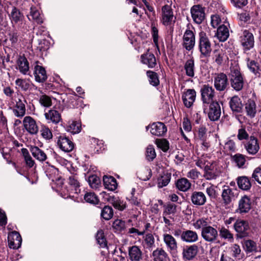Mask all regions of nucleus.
Masks as SVG:
<instances>
[{
  "instance_id": "obj_47",
  "label": "nucleus",
  "mask_w": 261,
  "mask_h": 261,
  "mask_svg": "<svg viewBox=\"0 0 261 261\" xmlns=\"http://www.w3.org/2000/svg\"><path fill=\"white\" fill-rule=\"evenodd\" d=\"M10 16L12 21L15 23L21 21L23 17L19 10L15 7L12 8Z\"/></svg>"
},
{
  "instance_id": "obj_19",
  "label": "nucleus",
  "mask_w": 261,
  "mask_h": 261,
  "mask_svg": "<svg viewBox=\"0 0 261 261\" xmlns=\"http://www.w3.org/2000/svg\"><path fill=\"white\" fill-rule=\"evenodd\" d=\"M245 149L250 154H255L259 149L258 140L254 136H251L250 139L245 145Z\"/></svg>"
},
{
  "instance_id": "obj_16",
  "label": "nucleus",
  "mask_w": 261,
  "mask_h": 261,
  "mask_svg": "<svg viewBox=\"0 0 261 261\" xmlns=\"http://www.w3.org/2000/svg\"><path fill=\"white\" fill-rule=\"evenodd\" d=\"M24 127L31 135H36L38 132V127L36 121L30 116H26L23 120Z\"/></svg>"
},
{
  "instance_id": "obj_52",
  "label": "nucleus",
  "mask_w": 261,
  "mask_h": 261,
  "mask_svg": "<svg viewBox=\"0 0 261 261\" xmlns=\"http://www.w3.org/2000/svg\"><path fill=\"white\" fill-rule=\"evenodd\" d=\"M81 125L76 121H71L69 122L67 130L72 134L79 133L81 130Z\"/></svg>"
},
{
  "instance_id": "obj_2",
  "label": "nucleus",
  "mask_w": 261,
  "mask_h": 261,
  "mask_svg": "<svg viewBox=\"0 0 261 261\" xmlns=\"http://www.w3.org/2000/svg\"><path fill=\"white\" fill-rule=\"evenodd\" d=\"M240 42L244 52L246 53L250 50L254 45V38L253 34L247 30L243 31L240 36Z\"/></svg>"
},
{
  "instance_id": "obj_23",
  "label": "nucleus",
  "mask_w": 261,
  "mask_h": 261,
  "mask_svg": "<svg viewBox=\"0 0 261 261\" xmlns=\"http://www.w3.org/2000/svg\"><path fill=\"white\" fill-rule=\"evenodd\" d=\"M247 66L255 78L261 77V68L258 62L248 58L247 60Z\"/></svg>"
},
{
  "instance_id": "obj_34",
  "label": "nucleus",
  "mask_w": 261,
  "mask_h": 261,
  "mask_svg": "<svg viewBox=\"0 0 261 261\" xmlns=\"http://www.w3.org/2000/svg\"><path fill=\"white\" fill-rule=\"evenodd\" d=\"M245 110L247 115L251 118H253L256 113V106L253 99H249L245 103Z\"/></svg>"
},
{
  "instance_id": "obj_9",
  "label": "nucleus",
  "mask_w": 261,
  "mask_h": 261,
  "mask_svg": "<svg viewBox=\"0 0 261 261\" xmlns=\"http://www.w3.org/2000/svg\"><path fill=\"white\" fill-rule=\"evenodd\" d=\"M183 36L182 45L187 50L193 49L195 44V36L193 32L190 30L189 25Z\"/></svg>"
},
{
  "instance_id": "obj_46",
  "label": "nucleus",
  "mask_w": 261,
  "mask_h": 261,
  "mask_svg": "<svg viewBox=\"0 0 261 261\" xmlns=\"http://www.w3.org/2000/svg\"><path fill=\"white\" fill-rule=\"evenodd\" d=\"M219 235L221 238L227 240L228 241L232 242L233 240V234L224 226L219 228Z\"/></svg>"
},
{
  "instance_id": "obj_35",
  "label": "nucleus",
  "mask_w": 261,
  "mask_h": 261,
  "mask_svg": "<svg viewBox=\"0 0 261 261\" xmlns=\"http://www.w3.org/2000/svg\"><path fill=\"white\" fill-rule=\"evenodd\" d=\"M103 185L105 188L110 191L116 189L117 184L116 179L112 176L105 175L103 177Z\"/></svg>"
},
{
  "instance_id": "obj_22",
  "label": "nucleus",
  "mask_w": 261,
  "mask_h": 261,
  "mask_svg": "<svg viewBox=\"0 0 261 261\" xmlns=\"http://www.w3.org/2000/svg\"><path fill=\"white\" fill-rule=\"evenodd\" d=\"M199 239L197 233L193 230H186L183 231L181 240L188 243H194L196 242Z\"/></svg>"
},
{
  "instance_id": "obj_29",
  "label": "nucleus",
  "mask_w": 261,
  "mask_h": 261,
  "mask_svg": "<svg viewBox=\"0 0 261 261\" xmlns=\"http://www.w3.org/2000/svg\"><path fill=\"white\" fill-rule=\"evenodd\" d=\"M34 75L37 82L43 83L47 79L46 71L43 67L36 65L35 67Z\"/></svg>"
},
{
  "instance_id": "obj_31",
  "label": "nucleus",
  "mask_w": 261,
  "mask_h": 261,
  "mask_svg": "<svg viewBox=\"0 0 261 261\" xmlns=\"http://www.w3.org/2000/svg\"><path fill=\"white\" fill-rule=\"evenodd\" d=\"M128 255L132 261H139L142 258V252L137 246H133L128 249Z\"/></svg>"
},
{
  "instance_id": "obj_28",
  "label": "nucleus",
  "mask_w": 261,
  "mask_h": 261,
  "mask_svg": "<svg viewBox=\"0 0 261 261\" xmlns=\"http://www.w3.org/2000/svg\"><path fill=\"white\" fill-rule=\"evenodd\" d=\"M226 59H228L226 53L222 49H215L213 53V59L218 66H221Z\"/></svg>"
},
{
  "instance_id": "obj_54",
  "label": "nucleus",
  "mask_w": 261,
  "mask_h": 261,
  "mask_svg": "<svg viewBox=\"0 0 261 261\" xmlns=\"http://www.w3.org/2000/svg\"><path fill=\"white\" fill-rule=\"evenodd\" d=\"M155 144L157 146L161 148L163 151H167L169 148L168 141L165 139H157L155 140Z\"/></svg>"
},
{
  "instance_id": "obj_11",
  "label": "nucleus",
  "mask_w": 261,
  "mask_h": 261,
  "mask_svg": "<svg viewBox=\"0 0 261 261\" xmlns=\"http://www.w3.org/2000/svg\"><path fill=\"white\" fill-rule=\"evenodd\" d=\"M201 98L203 103H211L215 96V91L212 86L208 85H204L200 90Z\"/></svg>"
},
{
  "instance_id": "obj_4",
  "label": "nucleus",
  "mask_w": 261,
  "mask_h": 261,
  "mask_svg": "<svg viewBox=\"0 0 261 261\" xmlns=\"http://www.w3.org/2000/svg\"><path fill=\"white\" fill-rule=\"evenodd\" d=\"M199 48L203 57L208 56L212 51L211 43L208 37L203 32L199 33Z\"/></svg>"
},
{
  "instance_id": "obj_43",
  "label": "nucleus",
  "mask_w": 261,
  "mask_h": 261,
  "mask_svg": "<svg viewBox=\"0 0 261 261\" xmlns=\"http://www.w3.org/2000/svg\"><path fill=\"white\" fill-rule=\"evenodd\" d=\"M176 186L180 191L185 192L190 188L191 184L187 178H181L177 180Z\"/></svg>"
},
{
  "instance_id": "obj_61",
  "label": "nucleus",
  "mask_w": 261,
  "mask_h": 261,
  "mask_svg": "<svg viewBox=\"0 0 261 261\" xmlns=\"http://www.w3.org/2000/svg\"><path fill=\"white\" fill-rule=\"evenodd\" d=\"M233 159L239 167H242L246 162L244 156L241 154H235Z\"/></svg>"
},
{
  "instance_id": "obj_53",
  "label": "nucleus",
  "mask_w": 261,
  "mask_h": 261,
  "mask_svg": "<svg viewBox=\"0 0 261 261\" xmlns=\"http://www.w3.org/2000/svg\"><path fill=\"white\" fill-rule=\"evenodd\" d=\"M96 239L98 244L101 247H105L107 246V241L105 237L103 231L102 230H98L96 236Z\"/></svg>"
},
{
  "instance_id": "obj_48",
  "label": "nucleus",
  "mask_w": 261,
  "mask_h": 261,
  "mask_svg": "<svg viewBox=\"0 0 261 261\" xmlns=\"http://www.w3.org/2000/svg\"><path fill=\"white\" fill-rule=\"evenodd\" d=\"M146 74L148 77L149 83L153 86H156L159 85L160 81L158 74L156 72L152 71H147Z\"/></svg>"
},
{
  "instance_id": "obj_17",
  "label": "nucleus",
  "mask_w": 261,
  "mask_h": 261,
  "mask_svg": "<svg viewBox=\"0 0 261 261\" xmlns=\"http://www.w3.org/2000/svg\"><path fill=\"white\" fill-rule=\"evenodd\" d=\"M57 144L59 148L64 152H70L74 148L73 143L65 136H61L58 138Z\"/></svg>"
},
{
  "instance_id": "obj_62",
  "label": "nucleus",
  "mask_w": 261,
  "mask_h": 261,
  "mask_svg": "<svg viewBox=\"0 0 261 261\" xmlns=\"http://www.w3.org/2000/svg\"><path fill=\"white\" fill-rule=\"evenodd\" d=\"M151 34L153 38V42L155 44H157L158 42L159 35H158V29L155 27L154 22L151 23Z\"/></svg>"
},
{
  "instance_id": "obj_63",
  "label": "nucleus",
  "mask_w": 261,
  "mask_h": 261,
  "mask_svg": "<svg viewBox=\"0 0 261 261\" xmlns=\"http://www.w3.org/2000/svg\"><path fill=\"white\" fill-rule=\"evenodd\" d=\"M252 177L259 184L261 185V168L257 167L255 169L252 173Z\"/></svg>"
},
{
  "instance_id": "obj_13",
  "label": "nucleus",
  "mask_w": 261,
  "mask_h": 261,
  "mask_svg": "<svg viewBox=\"0 0 261 261\" xmlns=\"http://www.w3.org/2000/svg\"><path fill=\"white\" fill-rule=\"evenodd\" d=\"M8 245L10 248L17 249L21 244L22 239L20 234L17 231H12L8 234Z\"/></svg>"
},
{
  "instance_id": "obj_1",
  "label": "nucleus",
  "mask_w": 261,
  "mask_h": 261,
  "mask_svg": "<svg viewBox=\"0 0 261 261\" xmlns=\"http://www.w3.org/2000/svg\"><path fill=\"white\" fill-rule=\"evenodd\" d=\"M233 229L236 232L237 239H244L249 236L250 227L247 220L237 219L233 224Z\"/></svg>"
},
{
  "instance_id": "obj_12",
  "label": "nucleus",
  "mask_w": 261,
  "mask_h": 261,
  "mask_svg": "<svg viewBox=\"0 0 261 261\" xmlns=\"http://www.w3.org/2000/svg\"><path fill=\"white\" fill-rule=\"evenodd\" d=\"M237 194V190L232 189L228 186H224L221 194L223 203L225 205L229 204L232 200L235 199Z\"/></svg>"
},
{
  "instance_id": "obj_3",
  "label": "nucleus",
  "mask_w": 261,
  "mask_h": 261,
  "mask_svg": "<svg viewBox=\"0 0 261 261\" xmlns=\"http://www.w3.org/2000/svg\"><path fill=\"white\" fill-rule=\"evenodd\" d=\"M230 83L231 87L235 90L239 91L242 89L244 81L242 74L238 68L231 69Z\"/></svg>"
},
{
  "instance_id": "obj_38",
  "label": "nucleus",
  "mask_w": 261,
  "mask_h": 261,
  "mask_svg": "<svg viewBox=\"0 0 261 261\" xmlns=\"http://www.w3.org/2000/svg\"><path fill=\"white\" fill-rule=\"evenodd\" d=\"M216 35L220 41H226L229 35L228 29L225 25L219 26L217 29Z\"/></svg>"
},
{
  "instance_id": "obj_51",
  "label": "nucleus",
  "mask_w": 261,
  "mask_h": 261,
  "mask_svg": "<svg viewBox=\"0 0 261 261\" xmlns=\"http://www.w3.org/2000/svg\"><path fill=\"white\" fill-rule=\"evenodd\" d=\"M176 205L172 203H168L164 205V210L163 212V216L170 215L174 214L176 212Z\"/></svg>"
},
{
  "instance_id": "obj_58",
  "label": "nucleus",
  "mask_w": 261,
  "mask_h": 261,
  "mask_svg": "<svg viewBox=\"0 0 261 261\" xmlns=\"http://www.w3.org/2000/svg\"><path fill=\"white\" fill-rule=\"evenodd\" d=\"M39 102L45 107H49L52 105L50 97L46 95H42L40 97Z\"/></svg>"
},
{
  "instance_id": "obj_36",
  "label": "nucleus",
  "mask_w": 261,
  "mask_h": 261,
  "mask_svg": "<svg viewBox=\"0 0 261 261\" xmlns=\"http://www.w3.org/2000/svg\"><path fill=\"white\" fill-rule=\"evenodd\" d=\"M237 184L240 189L248 191L251 187V183L248 177L245 176H240L237 178Z\"/></svg>"
},
{
  "instance_id": "obj_6",
  "label": "nucleus",
  "mask_w": 261,
  "mask_h": 261,
  "mask_svg": "<svg viewBox=\"0 0 261 261\" xmlns=\"http://www.w3.org/2000/svg\"><path fill=\"white\" fill-rule=\"evenodd\" d=\"M199 248L197 245H186L182 249V259L185 261L192 260L197 256Z\"/></svg>"
},
{
  "instance_id": "obj_24",
  "label": "nucleus",
  "mask_w": 261,
  "mask_h": 261,
  "mask_svg": "<svg viewBox=\"0 0 261 261\" xmlns=\"http://www.w3.org/2000/svg\"><path fill=\"white\" fill-rule=\"evenodd\" d=\"M191 199L193 204L198 206L204 205L206 201V197L202 192H193L191 195Z\"/></svg>"
},
{
  "instance_id": "obj_64",
  "label": "nucleus",
  "mask_w": 261,
  "mask_h": 261,
  "mask_svg": "<svg viewBox=\"0 0 261 261\" xmlns=\"http://www.w3.org/2000/svg\"><path fill=\"white\" fill-rule=\"evenodd\" d=\"M144 241L147 247L151 248L154 245V239L151 233H148L146 235Z\"/></svg>"
},
{
  "instance_id": "obj_5",
  "label": "nucleus",
  "mask_w": 261,
  "mask_h": 261,
  "mask_svg": "<svg viewBox=\"0 0 261 261\" xmlns=\"http://www.w3.org/2000/svg\"><path fill=\"white\" fill-rule=\"evenodd\" d=\"M190 12L194 22L197 24H201L205 19V8L200 5L192 6Z\"/></svg>"
},
{
  "instance_id": "obj_7",
  "label": "nucleus",
  "mask_w": 261,
  "mask_h": 261,
  "mask_svg": "<svg viewBox=\"0 0 261 261\" xmlns=\"http://www.w3.org/2000/svg\"><path fill=\"white\" fill-rule=\"evenodd\" d=\"M201 237L205 241L214 243L218 238V232L216 228L208 225L201 229Z\"/></svg>"
},
{
  "instance_id": "obj_44",
  "label": "nucleus",
  "mask_w": 261,
  "mask_h": 261,
  "mask_svg": "<svg viewBox=\"0 0 261 261\" xmlns=\"http://www.w3.org/2000/svg\"><path fill=\"white\" fill-rule=\"evenodd\" d=\"M28 17L30 20H34L38 24L43 22L39 12L35 8H31L30 15H28Z\"/></svg>"
},
{
  "instance_id": "obj_42",
  "label": "nucleus",
  "mask_w": 261,
  "mask_h": 261,
  "mask_svg": "<svg viewBox=\"0 0 261 261\" xmlns=\"http://www.w3.org/2000/svg\"><path fill=\"white\" fill-rule=\"evenodd\" d=\"M21 152L27 166L30 168L33 167L35 162L31 156L29 150L27 148H23L21 149Z\"/></svg>"
},
{
  "instance_id": "obj_32",
  "label": "nucleus",
  "mask_w": 261,
  "mask_h": 261,
  "mask_svg": "<svg viewBox=\"0 0 261 261\" xmlns=\"http://www.w3.org/2000/svg\"><path fill=\"white\" fill-rule=\"evenodd\" d=\"M164 241L170 251H175L177 249V243L174 238L169 234H164Z\"/></svg>"
},
{
  "instance_id": "obj_50",
  "label": "nucleus",
  "mask_w": 261,
  "mask_h": 261,
  "mask_svg": "<svg viewBox=\"0 0 261 261\" xmlns=\"http://www.w3.org/2000/svg\"><path fill=\"white\" fill-rule=\"evenodd\" d=\"M84 199L86 202L93 204H96L99 202L97 196L93 192L86 193L84 196Z\"/></svg>"
},
{
  "instance_id": "obj_25",
  "label": "nucleus",
  "mask_w": 261,
  "mask_h": 261,
  "mask_svg": "<svg viewBox=\"0 0 261 261\" xmlns=\"http://www.w3.org/2000/svg\"><path fill=\"white\" fill-rule=\"evenodd\" d=\"M30 151L34 158L40 162H43L47 159V155L44 151L38 147L31 146Z\"/></svg>"
},
{
  "instance_id": "obj_37",
  "label": "nucleus",
  "mask_w": 261,
  "mask_h": 261,
  "mask_svg": "<svg viewBox=\"0 0 261 261\" xmlns=\"http://www.w3.org/2000/svg\"><path fill=\"white\" fill-rule=\"evenodd\" d=\"M17 64L19 71L23 74H27L29 70V64L24 56H20L17 60Z\"/></svg>"
},
{
  "instance_id": "obj_18",
  "label": "nucleus",
  "mask_w": 261,
  "mask_h": 261,
  "mask_svg": "<svg viewBox=\"0 0 261 261\" xmlns=\"http://www.w3.org/2000/svg\"><path fill=\"white\" fill-rule=\"evenodd\" d=\"M196 95V93L194 89H188L183 93L182 100L186 107H191L195 100Z\"/></svg>"
},
{
  "instance_id": "obj_20",
  "label": "nucleus",
  "mask_w": 261,
  "mask_h": 261,
  "mask_svg": "<svg viewBox=\"0 0 261 261\" xmlns=\"http://www.w3.org/2000/svg\"><path fill=\"white\" fill-rule=\"evenodd\" d=\"M26 101L22 96H21L16 101V109H13L14 115L18 117H22L25 114V107L24 102Z\"/></svg>"
},
{
  "instance_id": "obj_30",
  "label": "nucleus",
  "mask_w": 261,
  "mask_h": 261,
  "mask_svg": "<svg viewBox=\"0 0 261 261\" xmlns=\"http://www.w3.org/2000/svg\"><path fill=\"white\" fill-rule=\"evenodd\" d=\"M44 115L47 120L55 124L58 123L62 119L61 114L56 110H50Z\"/></svg>"
},
{
  "instance_id": "obj_59",
  "label": "nucleus",
  "mask_w": 261,
  "mask_h": 261,
  "mask_svg": "<svg viewBox=\"0 0 261 261\" xmlns=\"http://www.w3.org/2000/svg\"><path fill=\"white\" fill-rule=\"evenodd\" d=\"M244 247L246 251L248 252H253L256 249L255 243L251 240H248L245 241Z\"/></svg>"
},
{
  "instance_id": "obj_60",
  "label": "nucleus",
  "mask_w": 261,
  "mask_h": 261,
  "mask_svg": "<svg viewBox=\"0 0 261 261\" xmlns=\"http://www.w3.org/2000/svg\"><path fill=\"white\" fill-rule=\"evenodd\" d=\"M41 132L42 136L46 139L49 140L51 139L53 137L51 130L48 127L45 125H42Z\"/></svg>"
},
{
  "instance_id": "obj_14",
  "label": "nucleus",
  "mask_w": 261,
  "mask_h": 261,
  "mask_svg": "<svg viewBox=\"0 0 261 261\" xmlns=\"http://www.w3.org/2000/svg\"><path fill=\"white\" fill-rule=\"evenodd\" d=\"M251 200L246 195L243 196L239 201L238 207L236 212L240 214L247 213L251 209Z\"/></svg>"
},
{
  "instance_id": "obj_49",
  "label": "nucleus",
  "mask_w": 261,
  "mask_h": 261,
  "mask_svg": "<svg viewBox=\"0 0 261 261\" xmlns=\"http://www.w3.org/2000/svg\"><path fill=\"white\" fill-rule=\"evenodd\" d=\"M113 216V210L112 207L106 205L103 208L101 212V216L105 220H109Z\"/></svg>"
},
{
  "instance_id": "obj_10",
  "label": "nucleus",
  "mask_w": 261,
  "mask_h": 261,
  "mask_svg": "<svg viewBox=\"0 0 261 261\" xmlns=\"http://www.w3.org/2000/svg\"><path fill=\"white\" fill-rule=\"evenodd\" d=\"M173 18V12L171 7L168 5L164 6L162 8L161 21L162 23L165 26L170 25L173 22H174Z\"/></svg>"
},
{
  "instance_id": "obj_21",
  "label": "nucleus",
  "mask_w": 261,
  "mask_h": 261,
  "mask_svg": "<svg viewBox=\"0 0 261 261\" xmlns=\"http://www.w3.org/2000/svg\"><path fill=\"white\" fill-rule=\"evenodd\" d=\"M150 133L155 136H162L167 132V127L165 125L161 122L153 123L150 125Z\"/></svg>"
},
{
  "instance_id": "obj_55",
  "label": "nucleus",
  "mask_w": 261,
  "mask_h": 261,
  "mask_svg": "<svg viewBox=\"0 0 261 261\" xmlns=\"http://www.w3.org/2000/svg\"><path fill=\"white\" fill-rule=\"evenodd\" d=\"M88 182L93 189H97L100 184V179L95 175L90 176L88 178Z\"/></svg>"
},
{
  "instance_id": "obj_40",
  "label": "nucleus",
  "mask_w": 261,
  "mask_h": 261,
  "mask_svg": "<svg viewBox=\"0 0 261 261\" xmlns=\"http://www.w3.org/2000/svg\"><path fill=\"white\" fill-rule=\"evenodd\" d=\"M153 261H167L168 254L162 248H157L152 252Z\"/></svg>"
},
{
  "instance_id": "obj_33",
  "label": "nucleus",
  "mask_w": 261,
  "mask_h": 261,
  "mask_svg": "<svg viewBox=\"0 0 261 261\" xmlns=\"http://www.w3.org/2000/svg\"><path fill=\"white\" fill-rule=\"evenodd\" d=\"M203 176L207 180L215 179L218 176V173L213 165H207L204 167Z\"/></svg>"
},
{
  "instance_id": "obj_15",
  "label": "nucleus",
  "mask_w": 261,
  "mask_h": 261,
  "mask_svg": "<svg viewBox=\"0 0 261 261\" xmlns=\"http://www.w3.org/2000/svg\"><path fill=\"white\" fill-rule=\"evenodd\" d=\"M221 115V108L219 102L217 101L210 103L208 117L211 121L218 120Z\"/></svg>"
},
{
  "instance_id": "obj_8",
  "label": "nucleus",
  "mask_w": 261,
  "mask_h": 261,
  "mask_svg": "<svg viewBox=\"0 0 261 261\" xmlns=\"http://www.w3.org/2000/svg\"><path fill=\"white\" fill-rule=\"evenodd\" d=\"M214 87L219 91H223L229 87L227 75L224 73H219L214 78Z\"/></svg>"
},
{
  "instance_id": "obj_41",
  "label": "nucleus",
  "mask_w": 261,
  "mask_h": 261,
  "mask_svg": "<svg viewBox=\"0 0 261 261\" xmlns=\"http://www.w3.org/2000/svg\"><path fill=\"white\" fill-rule=\"evenodd\" d=\"M184 69L186 70V74L187 76L191 77L194 76L195 65L193 59H189L186 62L184 65Z\"/></svg>"
},
{
  "instance_id": "obj_56",
  "label": "nucleus",
  "mask_w": 261,
  "mask_h": 261,
  "mask_svg": "<svg viewBox=\"0 0 261 261\" xmlns=\"http://www.w3.org/2000/svg\"><path fill=\"white\" fill-rule=\"evenodd\" d=\"M113 227L118 231H122L125 228V223L120 219L115 220L113 223Z\"/></svg>"
},
{
  "instance_id": "obj_27",
  "label": "nucleus",
  "mask_w": 261,
  "mask_h": 261,
  "mask_svg": "<svg viewBox=\"0 0 261 261\" xmlns=\"http://www.w3.org/2000/svg\"><path fill=\"white\" fill-rule=\"evenodd\" d=\"M107 201L116 208L120 211H123L126 207V203L121 200L118 197L115 196H108Z\"/></svg>"
},
{
  "instance_id": "obj_39",
  "label": "nucleus",
  "mask_w": 261,
  "mask_h": 261,
  "mask_svg": "<svg viewBox=\"0 0 261 261\" xmlns=\"http://www.w3.org/2000/svg\"><path fill=\"white\" fill-rule=\"evenodd\" d=\"M229 105L231 109L233 112H241L242 110L243 105L240 98L235 96L231 98L229 101Z\"/></svg>"
},
{
  "instance_id": "obj_57",
  "label": "nucleus",
  "mask_w": 261,
  "mask_h": 261,
  "mask_svg": "<svg viewBox=\"0 0 261 261\" xmlns=\"http://www.w3.org/2000/svg\"><path fill=\"white\" fill-rule=\"evenodd\" d=\"M146 159L149 161H152L156 156L155 149L152 145H149L146 148Z\"/></svg>"
},
{
  "instance_id": "obj_26",
  "label": "nucleus",
  "mask_w": 261,
  "mask_h": 261,
  "mask_svg": "<svg viewBox=\"0 0 261 261\" xmlns=\"http://www.w3.org/2000/svg\"><path fill=\"white\" fill-rule=\"evenodd\" d=\"M141 62L146 65L149 68H152L156 65V59L154 55L150 53H147L141 56Z\"/></svg>"
},
{
  "instance_id": "obj_45",
  "label": "nucleus",
  "mask_w": 261,
  "mask_h": 261,
  "mask_svg": "<svg viewBox=\"0 0 261 261\" xmlns=\"http://www.w3.org/2000/svg\"><path fill=\"white\" fill-rule=\"evenodd\" d=\"M171 174L170 173H164L158 180V187L160 188L166 186L171 180Z\"/></svg>"
}]
</instances>
